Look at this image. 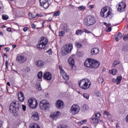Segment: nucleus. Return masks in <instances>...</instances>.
<instances>
[{
  "label": "nucleus",
  "instance_id": "423d86ee",
  "mask_svg": "<svg viewBox=\"0 0 128 128\" xmlns=\"http://www.w3.org/2000/svg\"><path fill=\"white\" fill-rule=\"evenodd\" d=\"M28 104L30 108H38V100L35 98H30L28 100Z\"/></svg>",
  "mask_w": 128,
  "mask_h": 128
},
{
  "label": "nucleus",
  "instance_id": "72a5a7b5",
  "mask_svg": "<svg viewBox=\"0 0 128 128\" xmlns=\"http://www.w3.org/2000/svg\"><path fill=\"white\" fill-rule=\"evenodd\" d=\"M36 18V15L32 14V13H29V18L30 20L32 18Z\"/></svg>",
  "mask_w": 128,
  "mask_h": 128
},
{
  "label": "nucleus",
  "instance_id": "0e129e2a",
  "mask_svg": "<svg viewBox=\"0 0 128 128\" xmlns=\"http://www.w3.org/2000/svg\"><path fill=\"white\" fill-rule=\"evenodd\" d=\"M90 119H91V120H92V122H94V120H96V118H90Z\"/></svg>",
  "mask_w": 128,
  "mask_h": 128
},
{
  "label": "nucleus",
  "instance_id": "052dcab7",
  "mask_svg": "<svg viewBox=\"0 0 128 128\" xmlns=\"http://www.w3.org/2000/svg\"><path fill=\"white\" fill-rule=\"evenodd\" d=\"M104 24L105 26H106L107 28H108V26H110V24H107L106 22H104Z\"/></svg>",
  "mask_w": 128,
  "mask_h": 128
},
{
  "label": "nucleus",
  "instance_id": "20e7f679",
  "mask_svg": "<svg viewBox=\"0 0 128 128\" xmlns=\"http://www.w3.org/2000/svg\"><path fill=\"white\" fill-rule=\"evenodd\" d=\"M72 44H66L62 47L61 54L62 56H66L68 52L72 50Z\"/></svg>",
  "mask_w": 128,
  "mask_h": 128
},
{
  "label": "nucleus",
  "instance_id": "6ab92c4d",
  "mask_svg": "<svg viewBox=\"0 0 128 128\" xmlns=\"http://www.w3.org/2000/svg\"><path fill=\"white\" fill-rule=\"evenodd\" d=\"M60 114V112H54L51 115V118L52 120H56V118H58V116Z\"/></svg>",
  "mask_w": 128,
  "mask_h": 128
},
{
  "label": "nucleus",
  "instance_id": "c03bdc74",
  "mask_svg": "<svg viewBox=\"0 0 128 128\" xmlns=\"http://www.w3.org/2000/svg\"><path fill=\"white\" fill-rule=\"evenodd\" d=\"M59 36H64V32L62 31L59 32Z\"/></svg>",
  "mask_w": 128,
  "mask_h": 128
},
{
  "label": "nucleus",
  "instance_id": "bf43d9fd",
  "mask_svg": "<svg viewBox=\"0 0 128 128\" xmlns=\"http://www.w3.org/2000/svg\"><path fill=\"white\" fill-rule=\"evenodd\" d=\"M2 128V120H0V128Z\"/></svg>",
  "mask_w": 128,
  "mask_h": 128
},
{
  "label": "nucleus",
  "instance_id": "a211bd4d",
  "mask_svg": "<svg viewBox=\"0 0 128 128\" xmlns=\"http://www.w3.org/2000/svg\"><path fill=\"white\" fill-rule=\"evenodd\" d=\"M32 118L34 120H40V116H38V113L36 112H33L32 113Z\"/></svg>",
  "mask_w": 128,
  "mask_h": 128
},
{
  "label": "nucleus",
  "instance_id": "338daca9",
  "mask_svg": "<svg viewBox=\"0 0 128 128\" xmlns=\"http://www.w3.org/2000/svg\"><path fill=\"white\" fill-rule=\"evenodd\" d=\"M38 90H42V87L40 85L38 86Z\"/></svg>",
  "mask_w": 128,
  "mask_h": 128
},
{
  "label": "nucleus",
  "instance_id": "0eeeda50",
  "mask_svg": "<svg viewBox=\"0 0 128 128\" xmlns=\"http://www.w3.org/2000/svg\"><path fill=\"white\" fill-rule=\"evenodd\" d=\"M108 6H105L101 10L100 16L102 18H108V16H110V14H112V11L109 10L108 12H108Z\"/></svg>",
  "mask_w": 128,
  "mask_h": 128
},
{
  "label": "nucleus",
  "instance_id": "4c0bfd02",
  "mask_svg": "<svg viewBox=\"0 0 128 128\" xmlns=\"http://www.w3.org/2000/svg\"><path fill=\"white\" fill-rule=\"evenodd\" d=\"M78 9V10H84L86 9V6H80L78 8H77Z\"/></svg>",
  "mask_w": 128,
  "mask_h": 128
},
{
  "label": "nucleus",
  "instance_id": "680f3d73",
  "mask_svg": "<svg viewBox=\"0 0 128 128\" xmlns=\"http://www.w3.org/2000/svg\"><path fill=\"white\" fill-rule=\"evenodd\" d=\"M124 40H128V35L126 36H124L123 38Z\"/></svg>",
  "mask_w": 128,
  "mask_h": 128
},
{
  "label": "nucleus",
  "instance_id": "4be33fe9",
  "mask_svg": "<svg viewBox=\"0 0 128 128\" xmlns=\"http://www.w3.org/2000/svg\"><path fill=\"white\" fill-rule=\"evenodd\" d=\"M100 52V50L98 48H94L91 50L90 53L92 54H94V56H96V54H98Z\"/></svg>",
  "mask_w": 128,
  "mask_h": 128
},
{
  "label": "nucleus",
  "instance_id": "603ef678",
  "mask_svg": "<svg viewBox=\"0 0 128 128\" xmlns=\"http://www.w3.org/2000/svg\"><path fill=\"white\" fill-rule=\"evenodd\" d=\"M36 16H39V18H42V14H36Z\"/></svg>",
  "mask_w": 128,
  "mask_h": 128
},
{
  "label": "nucleus",
  "instance_id": "c9c22d12",
  "mask_svg": "<svg viewBox=\"0 0 128 128\" xmlns=\"http://www.w3.org/2000/svg\"><path fill=\"white\" fill-rule=\"evenodd\" d=\"M64 30L66 32H70V28L68 26H64Z\"/></svg>",
  "mask_w": 128,
  "mask_h": 128
},
{
  "label": "nucleus",
  "instance_id": "cd10ccee",
  "mask_svg": "<svg viewBox=\"0 0 128 128\" xmlns=\"http://www.w3.org/2000/svg\"><path fill=\"white\" fill-rule=\"evenodd\" d=\"M89 108H88V104H84L82 106V111L83 112H86V110H88Z\"/></svg>",
  "mask_w": 128,
  "mask_h": 128
},
{
  "label": "nucleus",
  "instance_id": "2eb2a0df",
  "mask_svg": "<svg viewBox=\"0 0 128 128\" xmlns=\"http://www.w3.org/2000/svg\"><path fill=\"white\" fill-rule=\"evenodd\" d=\"M92 59L88 58L85 62L84 65L86 68H92Z\"/></svg>",
  "mask_w": 128,
  "mask_h": 128
},
{
  "label": "nucleus",
  "instance_id": "bb28decb",
  "mask_svg": "<svg viewBox=\"0 0 128 128\" xmlns=\"http://www.w3.org/2000/svg\"><path fill=\"white\" fill-rule=\"evenodd\" d=\"M109 74H113V76H114L115 74H118V70H116V69L110 70Z\"/></svg>",
  "mask_w": 128,
  "mask_h": 128
},
{
  "label": "nucleus",
  "instance_id": "5701e85b",
  "mask_svg": "<svg viewBox=\"0 0 128 128\" xmlns=\"http://www.w3.org/2000/svg\"><path fill=\"white\" fill-rule=\"evenodd\" d=\"M48 39H46V37H42L41 38V40H40V44H44L45 46H46L48 44Z\"/></svg>",
  "mask_w": 128,
  "mask_h": 128
},
{
  "label": "nucleus",
  "instance_id": "e2e57ef3",
  "mask_svg": "<svg viewBox=\"0 0 128 128\" xmlns=\"http://www.w3.org/2000/svg\"><path fill=\"white\" fill-rule=\"evenodd\" d=\"M94 8V5L89 6V8Z\"/></svg>",
  "mask_w": 128,
  "mask_h": 128
},
{
  "label": "nucleus",
  "instance_id": "864d4df0",
  "mask_svg": "<svg viewBox=\"0 0 128 128\" xmlns=\"http://www.w3.org/2000/svg\"><path fill=\"white\" fill-rule=\"evenodd\" d=\"M112 27H110V28H108L106 32H112Z\"/></svg>",
  "mask_w": 128,
  "mask_h": 128
},
{
  "label": "nucleus",
  "instance_id": "e433bc0d",
  "mask_svg": "<svg viewBox=\"0 0 128 128\" xmlns=\"http://www.w3.org/2000/svg\"><path fill=\"white\" fill-rule=\"evenodd\" d=\"M102 122V121L100 120H98L97 118H95V120L94 122L95 124H98V122Z\"/></svg>",
  "mask_w": 128,
  "mask_h": 128
},
{
  "label": "nucleus",
  "instance_id": "c756f323",
  "mask_svg": "<svg viewBox=\"0 0 128 128\" xmlns=\"http://www.w3.org/2000/svg\"><path fill=\"white\" fill-rule=\"evenodd\" d=\"M82 34H84V32L80 30H77L76 32V34L77 36H81Z\"/></svg>",
  "mask_w": 128,
  "mask_h": 128
},
{
  "label": "nucleus",
  "instance_id": "49530a36",
  "mask_svg": "<svg viewBox=\"0 0 128 128\" xmlns=\"http://www.w3.org/2000/svg\"><path fill=\"white\" fill-rule=\"evenodd\" d=\"M104 116H110V112H108L106 110L104 112Z\"/></svg>",
  "mask_w": 128,
  "mask_h": 128
},
{
  "label": "nucleus",
  "instance_id": "6e6552de",
  "mask_svg": "<svg viewBox=\"0 0 128 128\" xmlns=\"http://www.w3.org/2000/svg\"><path fill=\"white\" fill-rule=\"evenodd\" d=\"M80 110V108L78 105L74 104L70 108V112L73 115L76 114H78Z\"/></svg>",
  "mask_w": 128,
  "mask_h": 128
},
{
  "label": "nucleus",
  "instance_id": "58836bf2",
  "mask_svg": "<svg viewBox=\"0 0 128 128\" xmlns=\"http://www.w3.org/2000/svg\"><path fill=\"white\" fill-rule=\"evenodd\" d=\"M2 19L4 20H6L8 19V16L6 14L2 15Z\"/></svg>",
  "mask_w": 128,
  "mask_h": 128
},
{
  "label": "nucleus",
  "instance_id": "1a4fd4ad",
  "mask_svg": "<svg viewBox=\"0 0 128 128\" xmlns=\"http://www.w3.org/2000/svg\"><path fill=\"white\" fill-rule=\"evenodd\" d=\"M26 58L24 55L18 54L16 58V62L18 64H24L26 62Z\"/></svg>",
  "mask_w": 128,
  "mask_h": 128
},
{
  "label": "nucleus",
  "instance_id": "13d9d810",
  "mask_svg": "<svg viewBox=\"0 0 128 128\" xmlns=\"http://www.w3.org/2000/svg\"><path fill=\"white\" fill-rule=\"evenodd\" d=\"M108 118H109V120H112V114H110V115L108 116Z\"/></svg>",
  "mask_w": 128,
  "mask_h": 128
},
{
  "label": "nucleus",
  "instance_id": "9d476101",
  "mask_svg": "<svg viewBox=\"0 0 128 128\" xmlns=\"http://www.w3.org/2000/svg\"><path fill=\"white\" fill-rule=\"evenodd\" d=\"M59 70H60V74L62 76V78H64L66 80H68L70 77L68 75L66 74V73L64 72V70L62 68V66L60 65L58 66Z\"/></svg>",
  "mask_w": 128,
  "mask_h": 128
},
{
  "label": "nucleus",
  "instance_id": "a18cd8bd",
  "mask_svg": "<svg viewBox=\"0 0 128 128\" xmlns=\"http://www.w3.org/2000/svg\"><path fill=\"white\" fill-rule=\"evenodd\" d=\"M96 118H100V114L98 113L95 114Z\"/></svg>",
  "mask_w": 128,
  "mask_h": 128
},
{
  "label": "nucleus",
  "instance_id": "aec40b11",
  "mask_svg": "<svg viewBox=\"0 0 128 128\" xmlns=\"http://www.w3.org/2000/svg\"><path fill=\"white\" fill-rule=\"evenodd\" d=\"M68 62L70 66H72V68L74 70V58H70L68 60Z\"/></svg>",
  "mask_w": 128,
  "mask_h": 128
},
{
  "label": "nucleus",
  "instance_id": "37998d69",
  "mask_svg": "<svg viewBox=\"0 0 128 128\" xmlns=\"http://www.w3.org/2000/svg\"><path fill=\"white\" fill-rule=\"evenodd\" d=\"M122 51L124 52H128V48H126V46H123Z\"/></svg>",
  "mask_w": 128,
  "mask_h": 128
},
{
  "label": "nucleus",
  "instance_id": "ea45409f",
  "mask_svg": "<svg viewBox=\"0 0 128 128\" xmlns=\"http://www.w3.org/2000/svg\"><path fill=\"white\" fill-rule=\"evenodd\" d=\"M120 64V62H118V61H114L113 63V65H112V66L113 68H115V66H117V64Z\"/></svg>",
  "mask_w": 128,
  "mask_h": 128
},
{
  "label": "nucleus",
  "instance_id": "dca6fc26",
  "mask_svg": "<svg viewBox=\"0 0 128 128\" xmlns=\"http://www.w3.org/2000/svg\"><path fill=\"white\" fill-rule=\"evenodd\" d=\"M43 78L46 80H52V73L50 72H46L44 74Z\"/></svg>",
  "mask_w": 128,
  "mask_h": 128
},
{
  "label": "nucleus",
  "instance_id": "9b49d317",
  "mask_svg": "<svg viewBox=\"0 0 128 128\" xmlns=\"http://www.w3.org/2000/svg\"><path fill=\"white\" fill-rule=\"evenodd\" d=\"M126 6V3L124 2H122L120 3H119L118 8V12H124Z\"/></svg>",
  "mask_w": 128,
  "mask_h": 128
},
{
  "label": "nucleus",
  "instance_id": "ddd939ff",
  "mask_svg": "<svg viewBox=\"0 0 128 128\" xmlns=\"http://www.w3.org/2000/svg\"><path fill=\"white\" fill-rule=\"evenodd\" d=\"M56 106L57 108H59V110H62V108H64V102H62V100H58L56 102Z\"/></svg>",
  "mask_w": 128,
  "mask_h": 128
},
{
  "label": "nucleus",
  "instance_id": "b1692460",
  "mask_svg": "<svg viewBox=\"0 0 128 128\" xmlns=\"http://www.w3.org/2000/svg\"><path fill=\"white\" fill-rule=\"evenodd\" d=\"M122 34L120 32H118V34L115 36V40L116 42H118L120 38H122Z\"/></svg>",
  "mask_w": 128,
  "mask_h": 128
},
{
  "label": "nucleus",
  "instance_id": "69168bd1",
  "mask_svg": "<svg viewBox=\"0 0 128 128\" xmlns=\"http://www.w3.org/2000/svg\"><path fill=\"white\" fill-rule=\"evenodd\" d=\"M32 28H36V25H34V24H32Z\"/></svg>",
  "mask_w": 128,
  "mask_h": 128
},
{
  "label": "nucleus",
  "instance_id": "2f4dec72",
  "mask_svg": "<svg viewBox=\"0 0 128 128\" xmlns=\"http://www.w3.org/2000/svg\"><path fill=\"white\" fill-rule=\"evenodd\" d=\"M75 46L77 48H80L82 47V44L80 42H76Z\"/></svg>",
  "mask_w": 128,
  "mask_h": 128
},
{
  "label": "nucleus",
  "instance_id": "4468645a",
  "mask_svg": "<svg viewBox=\"0 0 128 128\" xmlns=\"http://www.w3.org/2000/svg\"><path fill=\"white\" fill-rule=\"evenodd\" d=\"M100 64L96 60H94L92 59V64L91 68H98L100 66Z\"/></svg>",
  "mask_w": 128,
  "mask_h": 128
},
{
  "label": "nucleus",
  "instance_id": "09e8293b",
  "mask_svg": "<svg viewBox=\"0 0 128 128\" xmlns=\"http://www.w3.org/2000/svg\"><path fill=\"white\" fill-rule=\"evenodd\" d=\"M46 52H47V54H50H50H52V49H49L48 50H47Z\"/></svg>",
  "mask_w": 128,
  "mask_h": 128
},
{
  "label": "nucleus",
  "instance_id": "a19ab883",
  "mask_svg": "<svg viewBox=\"0 0 128 128\" xmlns=\"http://www.w3.org/2000/svg\"><path fill=\"white\" fill-rule=\"evenodd\" d=\"M6 70H8V61L6 60Z\"/></svg>",
  "mask_w": 128,
  "mask_h": 128
},
{
  "label": "nucleus",
  "instance_id": "7ed1b4c3",
  "mask_svg": "<svg viewBox=\"0 0 128 128\" xmlns=\"http://www.w3.org/2000/svg\"><path fill=\"white\" fill-rule=\"evenodd\" d=\"M96 22V19L92 16H88L84 20V24L88 26H94V24Z\"/></svg>",
  "mask_w": 128,
  "mask_h": 128
},
{
  "label": "nucleus",
  "instance_id": "f704fd0d",
  "mask_svg": "<svg viewBox=\"0 0 128 128\" xmlns=\"http://www.w3.org/2000/svg\"><path fill=\"white\" fill-rule=\"evenodd\" d=\"M38 78H42V72H40L37 74Z\"/></svg>",
  "mask_w": 128,
  "mask_h": 128
},
{
  "label": "nucleus",
  "instance_id": "393cba45",
  "mask_svg": "<svg viewBox=\"0 0 128 128\" xmlns=\"http://www.w3.org/2000/svg\"><path fill=\"white\" fill-rule=\"evenodd\" d=\"M46 46L44 45V44H41L40 42L39 44H37V48H40V50H44V48H46Z\"/></svg>",
  "mask_w": 128,
  "mask_h": 128
},
{
  "label": "nucleus",
  "instance_id": "a878e982",
  "mask_svg": "<svg viewBox=\"0 0 128 128\" xmlns=\"http://www.w3.org/2000/svg\"><path fill=\"white\" fill-rule=\"evenodd\" d=\"M30 128H40L38 124L36 123H32L30 124Z\"/></svg>",
  "mask_w": 128,
  "mask_h": 128
},
{
  "label": "nucleus",
  "instance_id": "8fccbe9b",
  "mask_svg": "<svg viewBox=\"0 0 128 128\" xmlns=\"http://www.w3.org/2000/svg\"><path fill=\"white\" fill-rule=\"evenodd\" d=\"M25 70L26 72H30V68L28 67H27L26 68Z\"/></svg>",
  "mask_w": 128,
  "mask_h": 128
},
{
  "label": "nucleus",
  "instance_id": "f8f14e48",
  "mask_svg": "<svg viewBox=\"0 0 128 128\" xmlns=\"http://www.w3.org/2000/svg\"><path fill=\"white\" fill-rule=\"evenodd\" d=\"M40 6H43L44 8H48L50 6L48 0H39Z\"/></svg>",
  "mask_w": 128,
  "mask_h": 128
},
{
  "label": "nucleus",
  "instance_id": "6e6d98bb",
  "mask_svg": "<svg viewBox=\"0 0 128 128\" xmlns=\"http://www.w3.org/2000/svg\"><path fill=\"white\" fill-rule=\"evenodd\" d=\"M22 110H24V112H26V106L24 105H22Z\"/></svg>",
  "mask_w": 128,
  "mask_h": 128
},
{
  "label": "nucleus",
  "instance_id": "7c9ffc66",
  "mask_svg": "<svg viewBox=\"0 0 128 128\" xmlns=\"http://www.w3.org/2000/svg\"><path fill=\"white\" fill-rule=\"evenodd\" d=\"M98 82L99 84H102L104 82V78L100 76L98 78Z\"/></svg>",
  "mask_w": 128,
  "mask_h": 128
},
{
  "label": "nucleus",
  "instance_id": "4d7b16f0",
  "mask_svg": "<svg viewBox=\"0 0 128 128\" xmlns=\"http://www.w3.org/2000/svg\"><path fill=\"white\" fill-rule=\"evenodd\" d=\"M84 32H86V34H90L91 32L88 31V30H86V29H85L84 30Z\"/></svg>",
  "mask_w": 128,
  "mask_h": 128
},
{
  "label": "nucleus",
  "instance_id": "412c9836",
  "mask_svg": "<svg viewBox=\"0 0 128 128\" xmlns=\"http://www.w3.org/2000/svg\"><path fill=\"white\" fill-rule=\"evenodd\" d=\"M36 66L38 68H42L44 66V62L42 60H38L36 62Z\"/></svg>",
  "mask_w": 128,
  "mask_h": 128
},
{
  "label": "nucleus",
  "instance_id": "f3484780",
  "mask_svg": "<svg viewBox=\"0 0 128 128\" xmlns=\"http://www.w3.org/2000/svg\"><path fill=\"white\" fill-rule=\"evenodd\" d=\"M18 98L20 102H22L24 100V94L22 92H18Z\"/></svg>",
  "mask_w": 128,
  "mask_h": 128
},
{
  "label": "nucleus",
  "instance_id": "5fc2aeb1",
  "mask_svg": "<svg viewBox=\"0 0 128 128\" xmlns=\"http://www.w3.org/2000/svg\"><path fill=\"white\" fill-rule=\"evenodd\" d=\"M4 50L6 52H10V48L6 47V48H5Z\"/></svg>",
  "mask_w": 128,
  "mask_h": 128
},
{
  "label": "nucleus",
  "instance_id": "c85d7f7f",
  "mask_svg": "<svg viewBox=\"0 0 128 128\" xmlns=\"http://www.w3.org/2000/svg\"><path fill=\"white\" fill-rule=\"evenodd\" d=\"M122 76L117 77V78L116 80L117 84H120V82H122Z\"/></svg>",
  "mask_w": 128,
  "mask_h": 128
},
{
  "label": "nucleus",
  "instance_id": "3c124183",
  "mask_svg": "<svg viewBox=\"0 0 128 128\" xmlns=\"http://www.w3.org/2000/svg\"><path fill=\"white\" fill-rule=\"evenodd\" d=\"M96 96H100V92L98 91L96 92Z\"/></svg>",
  "mask_w": 128,
  "mask_h": 128
},
{
  "label": "nucleus",
  "instance_id": "473e14b6",
  "mask_svg": "<svg viewBox=\"0 0 128 128\" xmlns=\"http://www.w3.org/2000/svg\"><path fill=\"white\" fill-rule=\"evenodd\" d=\"M83 96L84 98H86V100H88V98H90V94H86V93H84L83 94Z\"/></svg>",
  "mask_w": 128,
  "mask_h": 128
},
{
  "label": "nucleus",
  "instance_id": "de8ad7c7",
  "mask_svg": "<svg viewBox=\"0 0 128 128\" xmlns=\"http://www.w3.org/2000/svg\"><path fill=\"white\" fill-rule=\"evenodd\" d=\"M58 128H68V126L66 125H60L58 127Z\"/></svg>",
  "mask_w": 128,
  "mask_h": 128
},
{
  "label": "nucleus",
  "instance_id": "f03ea898",
  "mask_svg": "<svg viewBox=\"0 0 128 128\" xmlns=\"http://www.w3.org/2000/svg\"><path fill=\"white\" fill-rule=\"evenodd\" d=\"M80 88L82 90H88L90 88L92 82L88 79H82L80 80L78 83Z\"/></svg>",
  "mask_w": 128,
  "mask_h": 128
},
{
  "label": "nucleus",
  "instance_id": "39448f33",
  "mask_svg": "<svg viewBox=\"0 0 128 128\" xmlns=\"http://www.w3.org/2000/svg\"><path fill=\"white\" fill-rule=\"evenodd\" d=\"M50 106V102L46 100H42L40 103V108L43 110H49Z\"/></svg>",
  "mask_w": 128,
  "mask_h": 128
},
{
  "label": "nucleus",
  "instance_id": "f257e3e1",
  "mask_svg": "<svg viewBox=\"0 0 128 128\" xmlns=\"http://www.w3.org/2000/svg\"><path fill=\"white\" fill-rule=\"evenodd\" d=\"M20 103L18 101H14L10 104V111L11 114H16L20 110Z\"/></svg>",
  "mask_w": 128,
  "mask_h": 128
},
{
  "label": "nucleus",
  "instance_id": "774afa93",
  "mask_svg": "<svg viewBox=\"0 0 128 128\" xmlns=\"http://www.w3.org/2000/svg\"><path fill=\"white\" fill-rule=\"evenodd\" d=\"M126 121L128 123V114L126 116Z\"/></svg>",
  "mask_w": 128,
  "mask_h": 128
},
{
  "label": "nucleus",
  "instance_id": "79ce46f5",
  "mask_svg": "<svg viewBox=\"0 0 128 128\" xmlns=\"http://www.w3.org/2000/svg\"><path fill=\"white\" fill-rule=\"evenodd\" d=\"M60 10H58L56 12L54 13V16H60Z\"/></svg>",
  "mask_w": 128,
  "mask_h": 128
}]
</instances>
